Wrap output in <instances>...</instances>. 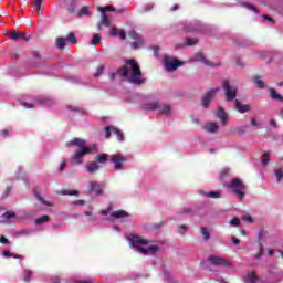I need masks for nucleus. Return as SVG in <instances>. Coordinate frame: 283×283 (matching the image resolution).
<instances>
[{"label":"nucleus","mask_w":283,"mask_h":283,"mask_svg":"<svg viewBox=\"0 0 283 283\" xmlns=\"http://www.w3.org/2000/svg\"><path fill=\"white\" fill-rule=\"evenodd\" d=\"M116 74L120 76V78H128V83H132V85H143V83L147 81L143 78V71H140L138 62L134 59L126 60L124 66L119 67L116 73L111 75V81L116 78Z\"/></svg>","instance_id":"f257e3e1"},{"label":"nucleus","mask_w":283,"mask_h":283,"mask_svg":"<svg viewBox=\"0 0 283 283\" xmlns=\"http://www.w3.org/2000/svg\"><path fill=\"white\" fill-rule=\"evenodd\" d=\"M66 165H67V161H66L65 159H63V160L61 161V165H60V171H65Z\"/></svg>","instance_id":"4d7b16f0"},{"label":"nucleus","mask_w":283,"mask_h":283,"mask_svg":"<svg viewBox=\"0 0 283 283\" xmlns=\"http://www.w3.org/2000/svg\"><path fill=\"white\" fill-rule=\"evenodd\" d=\"M128 36L130 39H133L135 42L132 44L133 48H135V50H138V48H143L145 40H143V36H140V34H138V32L136 31H130L128 33Z\"/></svg>","instance_id":"1a4fd4ad"},{"label":"nucleus","mask_w":283,"mask_h":283,"mask_svg":"<svg viewBox=\"0 0 283 283\" xmlns=\"http://www.w3.org/2000/svg\"><path fill=\"white\" fill-rule=\"evenodd\" d=\"M112 218H115L116 220H120L122 218H129V213L125 210H117L112 212Z\"/></svg>","instance_id":"4be33fe9"},{"label":"nucleus","mask_w":283,"mask_h":283,"mask_svg":"<svg viewBox=\"0 0 283 283\" xmlns=\"http://www.w3.org/2000/svg\"><path fill=\"white\" fill-rule=\"evenodd\" d=\"M186 43L189 48L193 46V45H198V39L196 38H187L186 39Z\"/></svg>","instance_id":"58836bf2"},{"label":"nucleus","mask_w":283,"mask_h":283,"mask_svg":"<svg viewBox=\"0 0 283 283\" xmlns=\"http://www.w3.org/2000/svg\"><path fill=\"white\" fill-rule=\"evenodd\" d=\"M3 255L4 258H12V253H10V251H4Z\"/></svg>","instance_id":"0e129e2a"},{"label":"nucleus","mask_w":283,"mask_h":283,"mask_svg":"<svg viewBox=\"0 0 283 283\" xmlns=\"http://www.w3.org/2000/svg\"><path fill=\"white\" fill-rule=\"evenodd\" d=\"M234 105H235V109H237L240 114H247V112H251V105H243V104L240 103V101H238V99L234 101Z\"/></svg>","instance_id":"4468645a"},{"label":"nucleus","mask_w":283,"mask_h":283,"mask_svg":"<svg viewBox=\"0 0 283 283\" xmlns=\"http://www.w3.org/2000/svg\"><path fill=\"white\" fill-rule=\"evenodd\" d=\"M219 129H220V126H218L216 122H212L206 126V130L209 134H216V132H218Z\"/></svg>","instance_id":"a878e982"},{"label":"nucleus","mask_w":283,"mask_h":283,"mask_svg":"<svg viewBox=\"0 0 283 283\" xmlns=\"http://www.w3.org/2000/svg\"><path fill=\"white\" fill-rule=\"evenodd\" d=\"M201 234L206 242L211 238V233L209 232V229H207L205 227L201 228Z\"/></svg>","instance_id":"f704fd0d"},{"label":"nucleus","mask_w":283,"mask_h":283,"mask_svg":"<svg viewBox=\"0 0 283 283\" xmlns=\"http://www.w3.org/2000/svg\"><path fill=\"white\" fill-rule=\"evenodd\" d=\"M114 127L112 126H106L105 132H106V138H112V132H114Z\"/></svg>","instance_id":"c03bdc74"},{"label":"nucleus","mask_w":283,"mask_h":283,"mask_svg":"<svg viewBox=\"0 0 283 283\" xmlns=\"http://www.w3.org/2000/svg\"><path fill=\"white\" fill-rule=\"evenodd\" d=\"M269 160H270L269 153H264L263 154V159H262V165H264V166L269 165Z\"/></svg>","instance_id":"de8ad7c7"},{"label":"nucleus","mask_w":283,"mask_h":283,"mask_svg":"<svg viewBox=\"0 0 283 283\" xmlns=\"http://www.w3.org/2000/svg\"><path fill=\"white\" fill-rule=\"evenodd\" d=\"M229 224H231V227H240V220L238 218H233L229 221Z\"/></svg>","instance_id":"a18cd8bd"},{"label":"nucleus","mask_w":283,"mask_h":283,"mask_svg":"<svg viewBox=\"0 0 283 283\" xmlns=\"http://www.w3.org/2000/svg\"><path fill=\"white\" fill-rule=\"evenodd\" d=\"M222 88L224 90L226 101H228L229 103H231V101H233L235 96H238V87L231 85L229 80L223 81Z\"/></svg>","instance_id":"39448f33"},{"label":"nucleus","mask_w":283,"mask_h":283,"mask_svg":"<svg viewBox=\"0 0 283 283\" xmlns=\"http://www.w3.org/2000/svg\"><path fill=\"white\" fill-rule=\"evenodd\" d=\"M90 14H92V12H90V9L87 7H83L78 11V17H85V15H90Z\"/></svg>","instance_id":"ea45409f"},{"label":"nucleus","mask_w":283,"mask_h":283,"mask_svg":"<svg viewBox=\"0 0 283 283\" xmlns=\"http://www.w3.org/2000/svg\"><path fill=\"white\" fill-rule=\"evenodd\" d=\"M245 8H247L248 10H251L252 12H255V13L259 12V11H258V8H255V6H253V4H251V3H245Z\"/></svg>","instance_id":"8fccbe9b"},{"label":"nucleus","mask_w":283,"mask_h":283,"mask_svg":"<svg viewBox=\"0 0 283 283\" xmlns=\"http://www.w3.org/2000/svg\"><path fill=\"white\" fill-rule=\"evenodd\" d=\"M0 244H10V240H8L3 234H0Z\"/></svg>","instance_id":"3c124183"},{"label":"nucleus","mask_w":283,"mask_h":283,"mask_svg":"<svg viewBox=\"0 0 283 283\" xmlns=\"http://www.w3.org/2000/svg\"><path fill=\"white\" fill-rule=\"evenodd\" d=\"M107 158H109V155L99 154L95 157V160H96V163H101L102 165H105V163H107Z\"/></svg>","instance_id":"c85d7f7f"},{"label":"nucleus","mask_w":283,"mask_h":283,"mask_svg":"<svg viewBox=\"0 0 283 283\" xmlns=\"http://www.w3.org/2000/svg\"><path fill=\"white\" fill-rule=\"evenodd\" d=\"M275 176H276V182H282L283 179V169L282 168H277L274 171Z\"/></svg>","instance_id":"e433bc0d"},{"label":"nucleus","mask_w":283,"mask_h":283,"mask_svg":"<svg viewBox=\"0 0 283 283\" xmlns=\"http://www.w3.org/2000/svg\"><path fill=\"white\" fill-rule=\"evenodd\" d=\"M195 61H198V63H203V65H213L208 59L205 57L203 53H196Z\"/></svg>","instance_id":"5701e85b"},{"label":"nucleus","mask_w":283,"mask_h":283,"mask_svg":"<svg viewBox=\"0 0 283 283\" xmlns=\"http://www.w3.org/2000/svg\"><path fill=\"white\" fill-rule=\"evenodd\" d=\"M104 9V13L105 12H114L116 10V8L112 7V6H106L103 8Z\"/></svg>","instance_id":"6e6d98bb"},{"label":"nucleus","mask_w":283,"mask_h":283,"mask_svg":"<svg viewBox=\"0 0 283 283\" xmlns=\"http://www.w3.org/2000/svg\"><path fill=\"white\" fill-rule=\"evenodd\" d=\"M109 34L111 36H118L119 39H122V41H125V39H127V34L123 29L113 28L111 29Z\"/></svg>","instance_id":"2eb2a0df"},{"label":"nucleus","mask_w":283,"mask_h":283,"mask_svg":"<svg viewBox=\"0 0 283 283\" xmlns=\"http://www.w3.org/2000/svg\"><path fill=\"white\" fill-rule=\"evenodd\" d=\"M43 222H50V216L44 214L41 218L35 219V224H43Z\"/></svg>","instance_id":"c9c22d12"},{"label":"nucleus","mask_w":283,"mask_h":283,"mask_svg":"<svg viewBox=\"0 0 283 283\" xmlns=\"http://www.w3.org/2000/svg\"><path fill=\"white\" fill-rule=\"evenodd\" d=\"M137 251L143 255H154L158 251V245H150L148 248L138 247Z\"/></svg>","instance_id":"ddd939ff"},{"label":"nucleus","mask_w":283,"mask_h":283,"mask_svg":"<svg viewBox=\"0 0 283 283\" xmlns=\"http://www.w3.org/2000/svg\"><path fill=\"white\" fill-rule=\"evenodd\" d=\"M263 253H264V245L262 243H259V252L254 255L255 260H260Z\"/></svg>","instance_id":"a19ab883"},{"label":"nucleus","mask_w":283,"mask_h":283,"mask_svg":"<svg viewBox=\"0 0 283 283\" xmlns=\"http://www.w3.org/2000/svg\"><path fill=\"white\" fill-rule=\"evenodd\" d=\"M227 188L232 191L235 196H238L239 200L244 199V191L247 190V185L240 178L232 179L228 185Z\"/></svg>","instance_id":"7ed1b4c3"},{"label":"nucleus","mask_w":283,"mask_h":283,"mask_svg":"<svg viewBox=\"0 0 283 283\" xmlns=\"http://www.w3.org/2000/svg\"><path fill=\"white\" fill-rule=\"evenodd\" d=\"M260 277L255 275V272H251L248 274V280L244 283H258Z\"/></svg>","instance_id":"c756f323"},{"label":"nucleus","mask_w":283,"mask_h":283,"mask_svg":"<svg viewBox=\"0 0 283 283\" xmlns=\"http://www.w3.org/2000/svg\"><path fill=\"white\" fill-rule=\"evenodd\" d=\"M270 96L272 101H279V103L283 102V96L280 95L275 88H270Z\"/></svg>","instance_id":"b1692460"},{"label":"nucleus","mask_w":283,"mask_h":283,"mask_svg":"<svg viewBox=\"0 0 283 283\" xmlns=\"http://www.w3.org/2000/svg\"><path fill=\"white\" fill-rule=\"evenodd\" d=\"M66 147H78L80 150L75 151V154H73L71 157V160L75 165H81V163H83V157L87 156V154H92V149L87 148V142L78 137H75L71 142L66 143Z\"/></svg>","instance_id":"f03ea898"},{"label":"nucleus","mask_w":283,"mask_h":283,"mask_svg":"<svg viewBox=\"0 0 283 283\" xmlns=\"http://www.w3.org/2000/svg\"><path fill=\"white\" fill-rule=\"evenodd\" d=\"M130 243L133 247H138V244H149V241L146 239H143V237L133 235L130 238Z\"/></svg>","instance_id":"dca6fc26"},{"label":"nucleus","mask_w":283,"mask_h":283,"mask_svg":"<svg viewBox=\"0 0 283 283\" xmlns=\"http://www.w3.org/2000/svg\"><path fill=\"white\" fill-rule=\"evenodd\" d=\"M208 262H210V264L213 266H222L223 269H231L233 266V264H231V262H229L227 259L214 254H211L208 258Z\"/></svg>","instance_id":"423d86ee"},{"label":"nucleus","mask_w":283,"mask_h":283,"mask_svg":"<svg viewBox=\"0 0 283 283\" xmlns=\"http://www.w3.org/2000/svg\"><path fill=\"white\" fill-rule=\"evenodd\" d=\"M111 211H112V208H108V209L102 210L101 213L102 216H109Z\"/></svg>","instance_id":"13d9d810"},{"label":"nucleus","mask_w":283,"mask_h":283,"mask_svg":"<svg viewBox=\"0 0 283 283\" xmlns=\"http://www.w3.org/2000/svg\"><path fill=\"white\" fill-rule=\"evenodd\" d=\"M254 83L260 90H264L266 87V83H264V81H262L260 76L254 77Z\"/></svg>","instance_id":"2f4dec72"},{"label":"nucleus","mask_w":283,"mask_h":283,"mask_svg":"<svg viewBox=\"0 0 283 283\" xmlns=\"http://www.w3.org/2000/svg\"><path fill=\"white\" fill-rule=\"evenodd\" d=\"M270 125H271L272 127H277V122H275L274 119H271V120H270Z\"/></svg>","instance_id":"338daca9"},{"label":"nucleus","mask_w":283,"mask_h":283,"mask_svg":"<svg viewBox=\"0 0 283 283\" xmlns=\"http://www.w3.org/2000/svg\"><path fill=\"white\" fill-rule=\"evenodd\" d=\"M129 158L122 153H116L111 156V163L114 164L115 171H123L125 163H127Z\"/></svg>","instance_id":"20e7f679"},{"label":"nucleus","mask_w":283,"mask_h":283,"mask_svg":"<svg viewBox=\"0 0 283 283\" xmlns=\"http://www.w3.org/2000/svg\"><path fill=\"white\" fill-rule=\"evenodd\" d=\"M201 196H205L206 198H212V199H218L221 196V191H210V192H205V191H200Z\"/></svg>","instance_id":"393cba45"},{"label":"nucleus","mask_w":283,"mask_h":283,"mask_svg":"<svg viewBox=\"0 0 283 283\" xmlns=\"http://www.w3.org/2000/svg\"><path fill=\"white\" fill-rule=\"evenodd\" d=\"M217 118L221 120L222 125L226 126L229 123V115L224 112V108L219 107L216 113Z\"/></svg>","instance_id":"f8f14e48"},{"label":"nucleus","mask_w":283,"mask_h":283,"mask_svg":"<svg viewBox=\"0 0 283 283\" xmlns=\"http://www.w3.org/2000/svg\"><path fill=\"white\" fill-rule=\"evenodd\" d=\"M159 114H165V115L171 114V106L168 104L161 107L159 106Z\"/></svg>","instance_id":"473e14b6"},{"label":"nucleus","mask_w":283,"mask_h":283,"mask_svg":"<svg viewBox=\"0 0 283 283\" xmlns=\"http://www.w3.org/2000/svg\"><path fill=\"white\" fill-rule=\"evenodd\" d=\"M99 12L102 21L97 24L98 30H103V25L109 28V18H107V14L105 13V9L103 7H99Z\"/></svg>","instance_id":"9b49d317"},{"label":"nucleus","mask_w":283,"mask_h":283,"mask_svg":"<svg viewBox=\"0 0 283 283\" xmlns=\"http://www.w3.org/2000/svg\"><path fill=\"white\" fill-rule=\"evenodd\" d=\"M192 209L191 208H185L182 212L180 213H191Z\"/></svg>","instance_id":"69168bd1"},{"label":"nucleus","mask_w":283,"mask_h":283,"mask_svg":"<svg viewBox=\"0 0 283 283\" xmlns=\"http://www.w3.org/2000/svg\"><path fill=\"white\" fill-rule=\"evenodd\" d=\"M263 19L265 21H270L271 23H275V20H273V18H271L270 15H263Z\"/></svg>","instance_id":"052dcab7"},{"label":"nucleus","mask_w":283,"mask_h":283,"mask_svg":"<svg viewBox=\"0 0 283 283\" xmlns=\"http://www.w3.org/2000/svg\"><path fill=\"white\" fill-rule=\"evenodd\" d=\"M33 8H35L38 14H43V1L42 0H33Z\"/></svg>","instance_id":"bb28decb"},{"label":"nucleus","mask_w":283,"mask_h":283,"mask_svg":"<svg viewBox=\"0 0 283 283\" xmlns=\"http://www.w3.org/2000/svg\"><path fill=\"white\" fill-rule=\"evenodd\" d=\"M142 108L148 112H155V109H160V103L158 102L146 103V104H143Z\"/></svg>","instance_id":"f3484780"},{"label":"nucleus","mask_w":283,"mask_h":283,"mask_svg":"<svg viewBox=\"0 0 283 283\" xmlns=\"http://www.w3.org/2000/svg\"><path fill=\"white\" fill-rule=\"evenodd\" d=\"M104 70H105L104 65L98 66L97 72L95 73V76H101V74H103Z\"/></svg>","instance_id":"864d4df0"},{"label":"nucleus","mask_w":283,"mask_h":283,"mask_svg":"<svg viewBox=\"0 0 283 283\" xmlns=\"http://www.w3.org/2000/svg\"><path fill=\"white\" fill-rule=\"evenodd\" d=\"M13 218H17V213L7 211L1 216L0 222L6 223V222H11Z\"/></svg>","instance_id":"aec40b11"},{"label":"nucleus","mask_w":283,"mask_h":283,"mask_svg":"<svg viewBox=\"0 0 283 283\" xmlns=\"http://www.w3.org/2000/svg\"><path fill=\"white\" fill-rule=\"evenodd\" d=\"M31 279H32V272L25 271L23 275L24 282H30Z\"/></svg>","instance_id":"49530a36"},{"label":"nucleus","mask_w":283,"mask_h":283,"mask_svg":"<svg viewBox=\"0 0 283 283\" xmlns=\"http://www.w3.org/2000/svg\"><path fill=\"white\" fill-rule=\"evenodd\" d=\"M101 34H94L91 41V45H98V43H101Z\"/></svg>","instance_id":"79ce46f5"},{"label":"nucleus","mask_w":283,"mask_h":283,"mask_svg":"<svg viewBox=\"0 0 283 283\" xmlns=\"http://www.w3.org/2000/svg\"><path fill=\"white\" fill-rule=\"evenodd\" d=\"M90 191L92 193H96V196H103V189H101V185H98L94 181L90 182Z\"/></svg>","instance_id":"a211bd4d"},{"label":"nucleus","mask_w":283,"mask_h":283,"mask_svg":"<svg viewBox=\"0 0 283 283\" xmlns=\"http://www.w3.org/2000/svg\"><path fill=\"white\" fill-rule=\"evenodd\" d=\"M69 14H74L76 12V8L74 7V3H71L70 7L67 8Z\"/></svg>","instance_id":"603ef678"},{"label":"nucleus","mask_w":283,"mask_h":283,"mask_svg":"<svg viewBox=\"0 0 283 283\" xmlns=\"http://www.w3.org/2000/svg\"><path fill=\"white\" fill-rule=\"evenodd\" d=\"M66 41H69V43H73V45H76V35L74 33H69Z\"/></svg>","instance_id":"37998d69"},{"label":"nucleus","mask_w":283,"mask_h":283,"mask_svg":"<svg viewBox=\"0 0 283 283\" xmlns=\"http://www.w3.org/2000/svg\"><path fill=\"white\" fill-rule=\"evenodd\" d=\"M101 169V166L98 165V161H91L88 165H86V171L88 174H96Z\"/></svg>","instance_id":"6ab92c4d"},{"label":"nucleus","mask_w":283,"mask_h":283,"mask_svg":"<svg viewBox=\"0 0 283 283\" xmlns=\"http://www.w3.org/2000/svg\"><path fill=\"white\" fill-rule=\"evenodd\" d=\"M88 220H90V222H94L95 220H97V217H94V216L91 214Z\"/></svg>","instance_id":"774afa93"},{"label":"nucleus","mask_w":283,"mask_h":283,"mask_svg":"<svg viewBox=\"0 0 283 283\" xmlns=\"http://www.w3.org/2000/svg\"><path fill=\"white\" fill-rule=\"evenodd\" d=\"M218 92H220V87L208 91L202 97V107H209V105H211V101L216 98V94Z\"/></svg>","instance_id":"6e6552de"},{"label":"nucleus","mask_w":283,"mask_h":283,"mask_svg":"<svg viewBox=\"0 0 283 283\" xmlns=\"http://www.w3.org/2000/svg\"><path fill=\"white\" fill-rule=\"evenodd\" d=\"M229 174H231V170H229V168L221 169L219 174V179L224 180L226 178H229Z\"/></svg>","instance_id":"72a5a7b5"},{"label":"nucleus","mask_w":283,"mask_h":283,"mask_svg":"<svg viewBox=\"0 0 283 283\" xmlns=\"http://www.w3.org/2000/svg\"><path fill=\"white\" fill-rule=\"evenodd\" d=\"M61 196H78V190H62Z\"/></svg>","instance_id":"4c0bfd02"},{"label":"nucleus","mask_w":283,"mask_h":283,"mask_svg":"<svg viewBox=\"0 0 283 283\" xmlns=\"http://www.w3.org/2000/svg\"><path fill=\"white\" fill-rule=\"evenodd\" d=\"M113 134H115V136L117 137V140H119V143H123L125 140V136L123 135V132L118 128H113Z\"/></svg>","instance_id":"7c9ffc66"},{"label":"nucleus","mask_w":283,"mask_h":283,"mask_svg":"<svg viewBox=\"0 0 283 283\" xmlns=\"http://www.w3.org/2000/svg\"><path fill=\"white\" fill-rule=\"evenodd\" d=\"M251 127H258V128H261L262 126H260V123H258V119L255 117H252L251 118Z\"/></svg>","instance_id":"09e8293b"},{"label":"nucleus","mask_w":283,"mask_h":283,"mask_svg":"<svg viewBox=\"0 0 283 283\" xmlns=\"http://www.w3.org/2000/svg\"><path fill=\"white\" fill-rule=\"evenodd\" d=\"M55 45L59 50H63L67 45V38H57Z\"/></svg>","instance_id":"cd10ccee"},{"label":"nucleus","mask_w":283,"mask_h":283,"mask_svg":"<svg viewBox=\"0 0 283 283\" xmlns=\"http://www.w3.org/2000/svg\"><path fill=\"white\" fill-rule=\"evenodd\" d=\"M200 24L198 22L190 23L184 27V32H199Z\"/></svg>","instance_id":"412c9836"},{"label":"nucleus","mask_w":283,"mask_h":283,"mask_svg":"<svg viewBox=\"0 0 283 283\" xmlns=\"http://www.w3.org/2000/svg\"><path fill=\"white\" fill-rule=\"evenodd\" d=\"M242 220H245V222H253V217H251V214H245L242 217Z\"/></svg>","instance_id":"5fc2aeb1"},{"label":"nucleus","mask_w":283,"mask_h":283,"mask_svg":"<svg viewBox=\"0 0 283 283\" xmlns=\"http://www.w3.org/2000/svg\"><path fill=\"white\" fill-rule=\"evenodd\" d=\"M7 36H9V39H11V41H25L28 43V41H30V38H28V34L25 32H17V31H12L10 33H7Z\"/></svg>","instance_id":"9d476101"},{"label":"nucleus","mask_w":283,"mask_h":283,"mask_svg":"<svg viewBox=\"0 0 283 283\" xmlns=\"http://www.w3.org/2000/svg\"><path fill=\"white\" fill-rule=\"evenodd\" d=\"M23 107H25L27 109H32V107H34L32 104L28 103V102H23L22 103Z\"/></svg>","instance_id":"bf43d9fd"},{"label":"nucleus","mask_w":283,"mask_h":283,"mask_svg":"<svg viewBox=\"0 0 283 283\" xmlns=\"http://www.w3.org/2000/svg\"><path fill=\"white\" fill-rule=\"evenodd\" d=\"M232 243L235 244V245H238V244H240V241H239L238 238L232 237Z\"/></svg>","instance_id":"e2e57ef3"},{"label":"nucleus","mask_w":283,"mask_h":283,"mask_svg":"<svg viewBox=\"0 0 283 283\" xmlns=\"http://www.w3.org/2000/svg\"><path fill=\"white\" fill-rule=\"evenodd\" d=\"M181 65H185L182 61L176 60L174 57L164 59V67L166 72H176V70H178V67H181Z\"/></svg>","instance_id":"0eeeda50"},{"label":"nucleus","mask_w":283,"mask_h":283,"mask_svg":"<svg viewBox=\"0 0 283 283\" xmlns=\"http://www.w3.org/2000/svg\"><path fill=\"white\" fill-rule=\"evenodd\" d=\"M74 205L83 207V205H85V200H76L74 201Z\"/></svg>","instance_id":"680f3d73"}]
</instances>
